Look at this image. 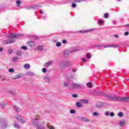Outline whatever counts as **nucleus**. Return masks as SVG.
<instances>
[{
    "mask_svg": "<svg viewBox=\"0 0 129 129\" xmlns=\"http://www.w3.org/2000/svg\"><path fill=\"white\" fill-rule=\"evenodd\" d=\"M72 65V62L68 60H63L59 62V66L61 68H68Z\"/></svg>",
    "mask_w": 129,
    "mask_h": 129,
    "instance_id": "obj_1",
    "label": "nucleus"
},
{
    "mask_svg": "<svg viewBox=\"0 0 129 129\" xmlns=\"http://www.w3.org/2000/svg\"><path fill=\"white\" fill-rule=\"evenodd\" d=\"M82 88V85L80 84H72L69 87L70 90L72 89H80Z\"/></svg>",
    "mask_w": 129,
    "mask_h": 129,
    "instance_id": "obj_2",
    "label": "nucleus"
},
{
    "mask_svg": "<svg viewBox=\"0 0 129 129\" xmlns=\"http://www.w3.org/2000/svg\"><path fill=\"white\" fill-rule=\"evenodd\" d=\"M0 127L2 129L8 127V122L4 118L0 119Z\"/></svg>",
    "mask_w": 129,
    "mask_h": 129,
    "instance_id": "obj_3",
    "label": "nucleus"
},
{
    "mask_svg": "<svg viewBox=\"0 0 129 129\" xmlns=\"http://www.w3.org/2000/svg\"><path fill=\"white\" fill-rule=\"evenodd\" d=\"M22 35L21 34H15L12 33L11 34H9L8 37L9 38H11V39H17L19 38V37H21Z\"/></svg>",
    "mask_w": 129,
    "mask_h": 129,
    "instance_id": "obj_4",
    "label": "nucleus"
},
{
    "mask_svg": "<svg viewBox=\"0 0 129 129\" xmlns=\"http://www.w3.org/2000/svg\"><path fill=\"white\" fill-rule=\"evenodd\" d=\"M96 29H88L86 30L85 31H80L79 33H81V34H83V33H89V32H92L93 31H95Z\"/></svg>",
    "mask_w": 129,
    "mask_h": 129,
    "instance_id": "obj_5",
    "label": "nucleus"
},
{
    "mask_svg": "<svg viewBox=\"0 0 129 129\" xmlns=\"http://www.w3.org/2000/svg\"><path fill=\"white\" fill-rule=\"evenodd\" d=\"M15 42L14 40L13 39H7L3 41L4 44H11L12 43H14Z\"/></svg>",
    "mask_w": 129,
    "mask_h": 129,
    "instance_id": "obj_6",
    "label": "nucleus"
},
{
    "mask_svg": "<svg viewBox=\"0 0 129 129\" xmlns=\"http://www.w3.org/2000/svg\"><path fill=\"white\" fill-rule=\"evenodd\" d=\"M17 118L18 121H19V122H20L21 123H25L26 122L25 119L21 118L20 117H17Z\"/></svg>",
    "mask_w": 129,
    "mask_h": 129,
    "instance_id": "obj_7",
    "label": "nucleus"
},
{
    "mask_svg": "<svg viewBox=\"0 0 129 129\" xmlns=\"http://www.w3.org/2000/svg\"><path fill=\"white\" fill-rule=\"evenodd\" d=\"M27 45L29 46V47H33V46H35V42L34 41H28Z\"/></svg>",
    "mask_w": 129,
    "mask_h": 129,
    "instance_id": "obj_8",
    "label": "nucleus"
},
{
    "mask_svg": "<svg viewBox=\"0 0 129 129\" xmlns=\"http://www.w3.org/2000/svg\"><path fill=\"white\" fill-rule=\"evenodd\" d=\"M14 127L15 128L20 129L21 128V126L19 125V124L17 123L16 122H15L13 124Z\"/></svg>",
    "mask_w": 129,
    "mask_h": 129,
    "instance_id": "obj_9",
    "label": "nucleus"
},
{
    "mask_svg": "<svg viewBox=\"0 0 129 129\" xmlns=\"http://www.w3.org/2000/svg\"><path fill=\"white\" fill-rule=\"evenodd\" d=\"M36 50H38V51H43L44 47L42 45H39L37 47Z\"/></svg>",
    "mask_w": 129,
    "mask_h": 129,
    "instance_id": "obj_10",
    "label": "nucleus"
},
{
    "mask_svg": "<svg viewBox=\"0 0 129 129\" xmlns=\"http://www.w3.org/2000/svg\"><path fill=\"white\" fill-rule=\"evenodd\" d=\"M20 78H22V75L21 74L16 75L13 78V79H20Z\"/></svg>",
    "mask_w": 129,
    "mask_h": 129,
    "instance_id": "obj_11",
    "label": "nucleus"
},
{
    "mask_svg": "<svg viewBox=\"0 0 129 129\" xmlns=\"http://www.w3.org/2000/svg\"><path fill=\"white\" fill-rule=\"evenodd\" d=\"M115 99L118 101H123V97H115Z\"/></svg>",
    "mask_w": 129,
    "mask_h": 129,
    "instance_id": "obj_12",
    "label": "nucleus"
},
{
    "mask_svg": "<svg viewBox=\"0 0 129 129\" xmlns=\"http://www.w3.org/2000/svg\"><path fill=\"white\" fill-rule=\"evenodd\" d=\"M123 101L124 102H127L129 101V96L128 97H123Z\"/></svg>",
    "mask_w": 129,
    "mask_h": 129,
    "instance_id": "obj_13",
    "label": "nucleus"
},
{
    "mask_svg": "<svg viewBox=\"0 0 129 129\" xmlns=\"http://www.w3.org/2000/svg\"><path fill=\"white\" fill-rule=\"evenodd\" d=\"M52 64H53V61H50L46 62L45 64V66H46V67H49V66H50V65H52Z\"/></svg>",
    "mask_w": 129,
    "mask_h": 129,
    "instance_id": "obj_14",
    "label": "nucleus"
},
{
    "mask_svg": "<svg viewBox=\"0 0 129 129\" xmlns=\"http://www.w3.org/2000/svg\"><path fill=\"white\" fill-rule=\"evenodd\" d=\"M16 54L17 55V56H21V55H23V52L20 50H17L16 52Z\"/></svg>",
    "mask_w": 129,
    "mask_h": 129,
    "instance_id": "obj_15",
    "label": "nucleus"
},
{
    "mask_svg": "<svg viewBox=\"0 0 129 129\" xmlns=\"http://www.w3.org/2000/svg\"><path fill=\"white\" fill-rule=\"evenodd\" d=\"M70 83H68V82H64V84H63V86H64V87H70Z\"/></svg>",
    "mask_w": 129,
    "mask_h": 129,
    "instance_id": "obj_16",
    "label": "nucleus"
},
{
    "mask_svg": "<svg viewBox=\"0 0 129 129\" xmlns=\"http://www.w3.org/2000/svg\"><path fill=\"white\" fill-rule=\"evenodd\" d=\"M106 98H108V99H109L110 100H112L113 99H115V97H113L110 95H107Z\"/></svg>",
    "mask_w": 129,
    "mask_h": 129,
    "instance_id": "obj_17",
    "label": "nucleus"
},
{
    "mask_svg": "<svg viewBox=\"0 0 129 129\" xmlns=\"http://www.w3.org/2000/svg\"><path fill=\"white\" fill-rule=\"evenodd\" d=\"M126 123V122H125V121H124V120H121L119 122V125H120L121 126H122V125H123V124H125Z\"/></svg>",
    "mask_w": 129,
    "mask_h": 129,
    "instance_id": "obj_18",
    "label": "nucleus"
},
{
    "mask_svg": "<svg viewBox=\"0 0 129 129\" xmlns=\"http://www.w3.org/2000/svg\"><path fill=\"white\" fill-rule=\"evenodd\" d=\"M44 79L46 82H50V81H51V78L48 77H45Z\"/></svg>",
    "mask_w": 129,
    "mask_h": 129,
    "instance_id": "obj_19",
    "label": "nucleus"
},
{
    "mask_svg": "<svg viewBox=\"0 0 129 129\" xmlns=\"http://www.w3.org/2000/svg\"><path fill=\"white\" fill-rule=\"evenodd\" d=\"M30 64H28V63H26V64H24V68L25 69H29V68H30Z\"/></svg>",
    "mask_w": 129,
    "mask_h": 129,
    "instance_id": "obj_20",
    "label": "nucleus"
},
{
    "mask_svg": "<svg viewBox=\"0 0 129 129\" xmlns=\"http://www.w3.org/2000/svg\"><path fill=\"white\" fill-rule=\"evenodd\" d=\"M13 108L14 109H15L16 111H17V112H19V111H20V109L18 107H17L16 106H13Z\"/></svg>",
    "mask_w": 129,
    "mask_h": 129,
    "instance_id": "obj_21",
    "label": "nucleus"
},
{
    "mask_svg": "<svg viewBox=\"0 0 129 129\" xmlns=\"http://www.w3.org/2000/svg\"><path fill=\"white\" fill-rule=\"evenodd\" d=\"M82 120L83 121H84V122H88L89 121V119L86 118H83Z\"/></svg>",
    "mask_w": 129,
    "mask_h": 129,
    "instance_id": "obj_22",
    "label": "nucleus"
},
{
    "mask_svg": "<svg viewBox=\"0 0 129 129\" xmlns=\"http://www.w3.org/2000/svg\"><path fill=\"white\" fill-rule=\"evenodd\" d=\"M77 107H82V104L80 102H77Z\"/></svg>",
    "mask_w": 129,
    "mask_h": 129,
    "instance_id": "obj_23",
    "label": "nucleus"
},
{
    "mask_svg": "<svg viewBox=\"0 0 129 129\" xmlns=\"http://www.w3.org/2000/svg\"><path fill=\"white\" fill-rule=\"evenodd\" d=\"M27 75H29V76H33L34 75V73L32 72H28L27 73Z\"/></svg>",
    "mask_w": 129,
    "mask_h": 129,
    "instance_id": "obj_24",
    "label": "nucleus"
},
{
    "mask_svg": "<svg viewBox=\"0 0 129 129\" xmlns=\"http://www.w3.org/2000/svg\"><path fill=\"white\" fill-rule=\"evenodd\" d=\"M103 48H111V44L103 45Z\"/></svg>",
    "mask_w": 129,
    "mask_h": 129,
    "instance_id": "obj_25",
    "label": "nucleus"
},
{
    "mask_svg": "<svg viewBox=\"0 0 129 129\" xmlns=\"http://www.w3.org/2000/svg\"><path fill=\"white\" fill-rule=\"evenodd\" d=\"M119 46L116 44H111V48H118Z\"/></svg>",
    "mask_w": 129,
    "mask_h": 129,
    "instance_id": "obj_26",
    "label": "nucleus"
},
{
    "mask_svg": "<svg viewBox=\"0 0 129 129\" xmlns=\"http://www.w3.org/2000/svg\"><path fill=\"white\" fill-rule=\"evenodd\" d=\"M82 103H87L88 102V100L86 99H82L81 100Z\"/></svg>",
    "mask_w": 129,
    "mask_h": 129,
    "instance_id": "obj_27",
    "label": "nucleus"
},
{
    "mask_svg": "<svg viewBox=\"0 0 129 129\" xmlns=\"http://www.w3.org/2000/svg\"><path fill=\"white\" fill-rule=\"evenodd\" d=\"M87 85L89 87V88H91V87H92V83H91V82L88 83Z\"/></svg>",
    "mask_w": 129,
    "mask_h": 129,
    "instance_id": "obj_28",
    "label": "nucleus"
},
{
    "mask_svg": "<svg viewBox=\"0 0 129 129\" xmlns=\"http://www.w3.org/2000/svg\"><path fill=\"white\" fill-rule=\"evenodd\" d=\"M19 59V57L15 56L13 58V62H16V60H18Z\"/></svg>",
    "mask_w": 129,
    "mask_h": 129,
    "instance_id": "obj_29",
    "label": "nucleus"
},
{
    "mask_svg": "<svg viewBox=\"0 0 129 129\" xmlns=\"http://www.w3.org/2000/svg\"><path fill=\"white\" fill-rule=\"evenodd\" d=\"M118 116H119L120 117H122V116H123V113H122V112H119L118 114Z\"/></svg>",
    "mask_w": 129,
    "mask_h": 129,
    "instance_id": "obj_30",
    "label": "nucleus"
},
{
    "mask_svg": "<svg viewBox=\"0 0 129 129\" xmlns=\"http://www.w3.org/2000/svg\"><path fill=\"white\" fill-rule=\"evenodd\" d=\"M56 47H61V42H57L56 43Z\"/></svg>",
    "mask_w": 129,
    "mask_h": 129,
    "instance_id": "obj_31",
    "label": "nucleus"
},
{
    "mask_svg": "<svg viewBox=\"0 0 129 129\" xmlns=\"http://www.w3.org/2000/svg\"><path fill=\"white\" fill-rule=\"evenodd\" d=\"M8 52L9 54H13L14 53V51L12 49H8Z\"/></svg>",
    "mask_w": 129,
    "mask_h": 129,
    "instance_id": "obj_32",
    "label": "nucleus"
},
{
    "mask_svg": "<svg viewBox=\"0 0 129 129\" xmlns=\"http://www.w3.org/2000/svg\"><path fill=\"white\" fill-rule=\"evenodd\" d=\"M9 93H10L11 94H12V95H14V94H15V93H16V92H15V91H12V90H9Z\"/></svg>",
    "mask_w": 129,
    "mask_h": 129,
    "instance_id": "obj_33",
    "label": "nucleus"
},
{
    "mask_svg": "<svg viewBox=\"0 0 129 129\" xmlns=\"http://www.w3.org/2000/svg\"><path fill=\"white\" fill-rule=\"evenodd\" d=\"M47 127L49 129H55V127L53 125H47Z\"/></svg>",
    "mask_w": 129,
    "mask_h": 129,
    "instance_id": "obj_34",
    "label": "nucleus"
},
{
    "mask_svg": "<svg viewBox=\"0 0 129 129\" xmlns=\"http://www.w3.org/2000/svg\"><path fill=\"white\" fill-rule=\"evenodd\" d=\"M16 4H17V7H20L21 5V1H17Z\"/></svg>",
    "mask_w": 129,
    "mask_h": 129,
    "instance_id": "obj_35",
    "label": "nucleus"
},
{
    "mask_svg": "<svg viewBox=\"0 0 129 129\" xmlns=\"http://www.w3.org/2000/svg\"><path fill=\"white\" fill-rule=\"evenodd\" d=\"M81 2H84V0H75L74 1V3H76V4H77V3H80Z\"/></svg>",
    "mask_w": 129,
    "mask_h": 129,
    "instance_id": "obj_36",
    "label": "nucleus"
},
{
    "mask_svg": "<svg viewBox=\"0 0 129 129\" xmlns=\"http://www.w3.org/2000/svg\"><path fill=\"white\" fill-rule=\"evenodd\" d=\"M9 72L10 73H13V72H15V70H14V69H10L9 70Z\"/></svg>",
    "mask_w": 129,
    "mask_h": 129,
    "instance_id": "obj_37",
    "label": "nucleus"
},
{
    "mask_svg": "<svg viewBox=\"0 0 129 129\" xmlns=\"http://www.w3.org/2000/svg\"><path fill=\"white\" fill-rule=\"evenodd\" d=\"M93 115H94V116H98V115H99V114H98V112H95L93 113Z\"/></svg>",
    "mask_w": 129,
    "mask_h": 129,
    "instance_id": "obj_38",
    "label": "nucleus"
},
{
    "mask_svg": "<svg viewBox=\"0 0 129 129\" xmlns=\"http://www.w3.org/2000/svg\"><path fill=\"white\" fill-rule=\"evenodd\" d=\"M104 114L106 115V116H109V112L107 111L105 112Z\"/></svg>",
    "mask_w": 129,
    "mask_h": 129,
    "instance_id": "obj_39",
    "label": "nucleus"
},
{
    "mask_svg": "<svg viewBox=\"0 0 129 129\" xmlns=\"http://www.w3.org/2000/svg\"><path fill=\"white\" fill-rule=\"evenodd\" d=\"M87 58H88V59H90V58H91V55H90V53H87Z\"/></svg>",
    "mask_w": 129,
    "mask_h": 129,
    "instance_id": "obj_40",
    "label": "nucleus"
},
{
    "mask_svg": "<svg viewBox=\"0 0 129 129\" xmlns=\"http://www.w3.org/2000/svg\"><path fill=\"white\" fill-rule=\"evenodd\" d=\"M67 81H68V83H70L71 82V79H70V77H68L67 78Z\"/></svg>",
    "mask_w": 129,
    "mask_h": 129,
    "instance_id": "obj_41",
    "label": "nucleus"
},
{
    "mask_svg": "<svg viewBox=\"0 0 129 129\" xmlns=\"http://www.w3.org/2000/svg\"><path fill=\"white\" fill-rule=\"evenodd\" d=\"M21 49H22L23 50H27L28 48L27 47V46H23L21 47Z\"/></svg>",
    "mask_w": 129,
    "mask_h": 129,
    "instance_id": "obj_42",
    "label": "nucleus"
},
{
    "mask_svg": "<svg viewBox=\"0 0 129 129\" xmlns=\"http://www.w3.org/2000/svg\"><path fill=\"white\" fill-rule=\"evenodd\" d=\"M42 70L43 73H46V72H47V69H46V68H43Z\"/></svg>",
    "mask_w": 129,
    "mask_h": 129,
    "instance_id": "obj_43",
    "label": "nucleus"
},
{
    "mask_svg": "<svg viewBox=\"0 0 129 129\" xmlns=\"http://www.w3.org/2000/svg\"><path fill=\"white\" fill-rule=\"evenodd\" d=\"M108 16H109L108 14V13H106L104 15V18H105V19H108Z\"/></svg>",
    "mask_w": 129,
    "mask_h": 129,
    "instance_id": "obj_44",
    "label": "nucleus"
},
{
    "mask_svg": "<svg viewBox=\"0 0 129 129\" xmlns=\"http://www.w3.org/2000/svg\"><path fill=\"white\" fill-rule=\"evenodd\" d=\"M72 96H73V97H74V98H76L78 97V96L77 95H76V94H73V95H72Z\"/></svg>",
    "mask_w": 129,
    "mask_h": 129,
    "instance_id": "obj_45",
    "label": "nucleus"
},
{
    "mask_svg": "<svg viewBox=\"0 0 129 129\" xmlns=\"http://www.w3.org/2000/svg\"><path fill=\"white\" fill-rule=\"evenodd\" d=\"M70 112H71V113L74 114V113H75V110H74V109H72L70 110Z\"/></svg>",
    "mask_w": 129,
    "mask_h": 129,
    "instance_id": "obj_46",
    "label": "nucleus"
},
{
    "mask_svg": "<svg viewBox=\"0 0 129 129\" xmlns=\"http://www.w3.org/2000/svg\"><path fill=\"white\" fill-rule=\"evenodd\" d=\"M0 107L1 108H4V107H5V105L3 104H0Z\"/></svg>",
    "mask_w": 129,
    "mask_h": 129,
    "instance_id": "obj_47",
    "label": "nucleus"
},
{
    "mask_svg": "<svg viewBox=\"0 0 129 129\" xmlns=\"http://www.w3.org/2000/svg\"><path fill=\"white\" fill-rule=\"evenodd\" d=\"M110 116H114V113L113 112H112L110 113Z\"/></svg>",
    "mask_w": 129,
    "mask_h": 129,
    "instance_id": "obj_48",
    "label": "nucleus"
},
{
    "mask_svg": "<svg viewBox=\"0 0 129 129\" xmlns=\"http://www.w3.org/2000/svg\"><path fill=\"white\" fill-rule=\"evenodd\" d=\"M62 43L63 44H66V43H67V40L65 39L62 40Z\"/></svg>",
    "mask_w": 129,
    "mask_h": 129,
    "instance_id": "obj_49",
    "label": "nucleus"
},
{
    "mask_svg": "<svg viewBox=\"0 0 129 129\" xmlns=\"http://www.w3.org/2000/svg\"><path fill=\"white\" fill-rule=\"evenodd\" d=\"M72 7L73 8H75L76 7V5L75 4V3H73L72 5Z\"/></svg>",
    "mask_w": 129,
    "mask_h": 129,
    "instance_id": "obj_50",
    "label": "nucleus"
},
{
    "mask_svg": "<svg viewBox=\"0 0 129 129\" xmlns=\"http://www.w3.org/2000/svg\"><path fill=\"white\" fill-rule=\"evenodd\" d=\"M103 23V21H102L101 20H99V25H101V24H102Z\"/></svg>",
    "mask_w": 129,
    "mask_h": 129,
    "instance_id": "obj_51",
    "label": "nucleus"
},
{
    "mask_svg": "<svg viewBox=\"0 0 129 129\" xmlns=\"http://www.w3.org/2000/svg\"><path fill=\"white\" fill-rule=\"evenodd\" d=\"M77 51H79L78 49H74L71 51V52H77Z\"/></svg>",
    "mask_w": 129,
    "mask_h": 129,
    "instance_id": "obj_52",
    "label": "nucleus"
},
{
    "mask_svg": "<svg viewBox=\"0 0 129 129\" xmlns=\"http://www.w3.org/2000/svg\"><path fill=\"white\" fill-rule=\"evenodd\" d=\"M128 35V32L126 31L124 33L125 36H127Z\"/></svg>",
    "mask_w": 129,
    "mask_h": 129,
    "instance_id": "obj_53",
    "label": "nucleus"
},
{
    "mask_svg": "<svg viewBox=\"0 0 129 129\" xmlns=\"http://www.w3.org/2000/svg\"><path fill=\"white\" fill-rule=\"evenodd\" d=\"M114 37H115V38H116V39H118V35L115 34V35H114Z\"/></svg>",
    "mask_w": 129,
    "mask_h": 129,
    "instance_id": "obj_54",
    "label": "nucleus"
},
{
    "mask_svg": "<svg viewBox=\"0 0 129 129\" xmlns=\"http://www.w3.org/2000/svg\"><path fill=\"white\" fill-rule=\"evenodd\" d=\"M83 61L85 62H87V59H85V58H83Z\"/></svg>",
    "mask_w": 129,
    "mask_h": 129,
    "instance_id": "obj_55",
    "label": "nucleus"
},
{
    "mask_svg": "<svg viewBox=\"0 0 129 129\" xmlns=\"http://www.w3.org/2000/svg\"><path fill=\"white\" fill-rule=\"evenodd\" d=\"M96 107L99 108L102 107V105H101L100 106H99L98 105H96Z\"/></svg>",
    "mask_w": 129,
    "mask_h": 129,
    "instance_id": "obj_56",
    "label": "nucleus"
},
{
    "mask_svg": "<svg viewBox=\"0 0 129 129\" xmlns=\"http://www.w3.org/2000/svg\"><path fill=\"white\" fill-rule=\"evenodd\" d=\"M4 49L3 48V47H0V52H3Z\"/></svg>",
    "mask_w": 129,
    "mask_h": 129,
    "instance_id": "obj_57",
    "label": "nucleus"
},
{
    "mask_svg": "<svg viewBox=\"0 0 129 129\" xmlns=\"http://www.w3.org/2000/svg\"><path fill=\"white\" fill-rule=\"evenodd\" d=\"M40 14H43V10H40Z\"/></svg>",
    "mask_w": 129,
    "mask_h": 129,
    "instance_id": "obj_58",
    "label": "nucleus"
},
{
    "mask_svg": "<svg viewBox=\"0 0 129 129\" xmlns=\"http://www.w3.org/2000/svg\"><path fill=\"white\" fill-rule=\"evenodd\" d=\"M38 8H39V6H35L34 9H38Z\"/></svg>",
    "mask_w": 129,
    "mask_h": 129,
    "instance_id": "obj_59",
    "label": "nucleus"
},
{
    "mask_svg": "<svg viewBox=\"0 0 129 129\" xmlns=\"http://www.w3.org/2000/svg\"><path fill=\"white\" fill-rule=\"evenodd\" d=\"M72 71L73 72H74V73L76 72V71L75 70H73Z\"/></svg>",
    "mask_w": 129,
    "mask_h": 129,
    "instance_id": "obj_60",
    "label": "nucleus"
},
{
    "mask_svg": "<svg viewBox=\"0 0 129 129\" xmlns=\"http://www.w3.org/2000/svg\"><path fill=\"white\" fill-rule=\"evenodd\" d=\"M97 47H102V46H101V45H98V46H97Z\"/></svg>",
    "mask_w": 129,
    "mask_h": 129,
    "instance_id": "obj_61",
    "label": "nucleus"
},
{
    "mask_svg": "<svg viewBox=\"0 0 129 129\" xmlns=\"http://www.w3.org/2000/svg\"><path fill=\"white\" fill-rule=\"evenodd\" d=\"M54 42H57V39L54 40Z\"/></svg>",
    "mask_w": 129,
    "mask_h": 129,
    "instance_id": "obj_62",
    "label": "nucleus"
},
{
    "mask_svg": "<svg viewBox=\"0 0 129 129\" xmlns=\"http://www.w3.org/2000/svg\"><path fill=\"white\" fill-rule=\"evenodd\" d=\"M113 24H115V21H113Z\"/></svg>",
    "mask_w": 129,
    "mask_h": 129,
    "instance_id": "obj_63",
    "label": "nucleus"
},
{
    "mask_svg": "<svg viewBox=\"0 0 129 129\" xmlns=\"http://www.w3.org/2000/svg\"><path fill=\"white\" fill-rule=\"evenodd\" d=\"M126 27H129V25H126Z\"/></svg>",
    "mask_w": 129,
    "mask_h": 129,
    "instance_id": "obj_64",
    "label": "nucleus"
}]
</instances>
